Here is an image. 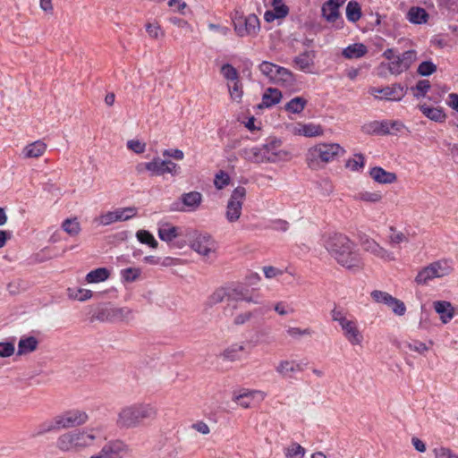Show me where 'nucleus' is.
<instances>
[{
	"instance_id": "0eeeda50",
	"label": "nucleus",
	"mask_w": 458,
	"mask_h": 458,
	"mask_svg": "<svg viewBox=\"0 0 458 458\" xmlns=\"http://www.w3.org/2000/svg\"><path fill=\"white\" fill-rule=\"evenodd\" d=\"M93 317L100 322H129L133 318V310L128 307H105L99 309Z\"/></svg>"
},
{
	"instance_id": "f03ea898",
	"label": "nucleus",
	"mask_w": 458,
	"mask_h": 458,
	"mask_svg": "<svg viewBox=\"0 0 458 458\" xmlns=\"http://www.w3.org/2000/svg\"><path fill=\"white\" fill-rule=\"evenodd\" d=\"M102 438L103 427L101 425L73 429L61 434L55 441V447L63 453L81 452L92 446Z\"/></svg>"
},
{
	"instance_id": "dca6fc26",
	"label": "nucleus",
	"mask_w": 458,
	"mask_h": 458,
	"mask_svg": "<svg viewBox=\"0 0 458 458\" xmlns=\"http://www.w3.org/2000/svg\"><path fill=\"white\" fill-rule=\"evenodd\" d=\"M265 393L259 390H247L244 389L240 392H234L233 401L236 402L243 408L250 407L253 402H261L265 399Z\"/></svg>"
},
{
	"instance_id": "ddd939ff",
	"label": "nucleus",
	"mask_w": 458,
	"mask_h": 458,
	"mask_svg": "<svg viewBox=\"0 0 458 458\" xmlns=\"http://www.w3.org/2000/svg\"><path fill=\"white\" fill-rule=\"evenodd\" d=\"M191 248L198 254L208 257L215 253L217 249V242L208 233H198L191 241Z\"/></svg>"
},
{
	"instance_id": "052dcab7",
	"label": "nucleus",
	"mask_w": 458,
	"mask_h": 458,
	"mask_svg": "<svg viewBox=\"0 0 458 458\" xmlns=\"http://www.w3.org/2000/svg\"><path fill=\"white\" fill-rule=\"evenodd\" d=\"M286 333L293 338H299L305 335H311L312 330L310 328L301 329L296 327H289L286 329Z\"/></svg>"
},
{
	"instance_id": "6ab92c4d",
	"label": "nucleus",
	"mask_w": 458,
	"mask_h": 458,
	"mask_svg": "<svg viewBox=\"0 0 458 458\" xmlns=\"http://www.w3.org/2000/svg\"><path fill=\"white\" fill-rule=\"evenodd\" d=\"M361 246L365 251L370 252L371 254L383 260L391 261L394 260L395 259L392 252L381 247L373 239L366 238L362 240Z\"/></svg>"
},
{
	"instance_id": "a18cd8bd",
	"label": "nucleus",
	"mask_w": 458,
	"mask_h": 458,
	"mask_svg": "<svg viewBox=\"0 0 458 458\" xmlns=\"http://www.w3.org/2000/svg\"><path fill=\"white\" fill-rule=\"evenodd\" d=\"M145 28L148 37L153 39L163 38L165 36V31L157 21L146 23Z\"/></svg>"
},
{
	"instance_id": "2f4dec72",
	"label": "nucleus",
	"mask_w": 458,
	"mask_h": 458,
	"mask_svg": "<svg viewBox=\"0 0 458 458\" xmlns=\"http://www.w3.org/2000/svg\"><path fill=\"white\" fill-rule=\"evenodd\" d=\"M339 4H334L332 0H327L322 5V15L329 22H334L339 18Z\"/></svg>"
},
{
	"instance_id": "8fccbe9b",
	"label": "nucleus",
	"mask_w": 458,
	"mask_h": 458,
	"mask_svg": "<svg viewBox=\"0 0 458 458\" xmlns=\"http://www.w3.org/2000/svg\"><path fill=\"white\" fill-rule=\"evenodd\" d=\"M141 274V270L139 267H128L121 271L122 278L125 282L136 281Z\"/></svg>"
},
{
	"instance_id": "5fc2aeb1",
	"label": "nucleus",
	"mask_w": 458,
	"mask_h": 458,
	"mask_svg": "<svg viewBox=\"0 0 458 458\" xmlns=\"http://www.w3.org/2000/svg\"><path fill=\"white\" fill-rule=\"evenodd\" d=\"M346 167L352 171H359L364 166V157L361 154H356L352 158L346 162Z\"/></svg>"
},
{
	"instance_id": "b1692460",
	"label": "nucleus",
	"mask_w": 458,
	"mask_h": 458,
	"mask_svg": "<svg viewBox=\"0 0 458 458\" xmlns=\"http://www.w3.org/2000/svg\"><path fill=\"white\" fill-rule=\"evenodd\" d=\"M315 52L312 50L304 51L293 59L294 66L302 71L309 72L310 69L314 65Z\"/></svg>"
},
{
	"instance_id": "ea45409f",
	"label": "nucleus",
	"mask_w": 458,
	"mask_h": 458,
	"mask_svg": "<svg viewBox=\"0 0 458 458\" xmlns=\"http://www.w3.org/2000/svg\"><path fill=\"white\" fill-rule=\"evenodd\" d=\"M166 160L155 157L152 161L146 163V170L151 172L152 175L165 174Z\"/></svg>"
},
{
	"instance_id": "2eb2a0df",
	"label": "nucleus",
	"mask_w": 458,
	"mask_h": 458,
	"mask_svg": "<svg viewBox=\"0 0 458 458\" xmlns=\"http://www.w3.org/2000/svg\"><path fill=\"white\" fill-rule=\"evenodd\" d=\"M340 327L344 336L352 345H361L364 336L356 319L349 318Z\"/></svg>"
},
{
	"instance_id": "a211bd4d",
	"label": "nucleus",
	"mask_w": 458,
	"mask_h": 458,
	"mask_svg": "<svg viewBox=\"0 0 458 458\" xmlns=\"http://www.w3.org/2000/svg\"><path fill=\"white\" fill-rule=\"evenodd\" d=\"M275 369L283 378H293L294 375L303 371L304 368L301 363L297 360H282L276 366Z\"/></svg>"
},
{
	"instance_id": "f257e3e1",
	"label": "nucleus",
	"mask_w": 458,
	"mask_h": 458,
	"mask_svg": "<svg viewBox=\"0 0 458 458\" xmlns=\"http://www.w3.org/2000/svg\"><path fill=\"white\" fill-rule=\"evenodd\" d=\"M324 246L330 256L348 270L359 271L363 267L361 258L355 244L342 233H333L324 237Z\"/></svg>"
},
{
	"instance_id": "37998d69",
	"label": "nucleus",
	"mask_w": 458,
	"mask_h": 458,
	"mask_svg": "<svg viewBox=\"0 0 458 458\" xmlns=\"http://www.w3.org/2000/svg\"><path fill=\"white\" fill-rule=\"evenodd\" d=\"M361 11L360 4L355 1H350L346 6V17L350 21L355 22L360 20Z\"/></svg>"
},
{
	"instance_id": "f3484780",
	"label": "nucleus",
	"mask_w": 458,
	"mask_h": 458,
	"mask_svg": "<svg viewBox=\"0 0 458 458\" xmlns=\"http://www.w3.org/2000/svg\"><path fill=\"white\" fill-rule=\"evenodd\" d=\"M293 135L304 136L307 138L319 137L324 134V129L320 124L314 123H297L291 129Z\"/></svg>"
},
{
	"instance_id": "39448f33",
	"label": "nucleus",
	"mask_w": 458,
	"mask_h": 458,
	"mask_svg": "<svg viewBox=\"0 0 458 458\" xmlns=\"http://www.w3.org/2000/svg\"><path fill=\"white\" fill-rule=\"evenodd\" d=\"M454 270L452 262L447 259H440L430 263L419 271L415 277L418 284H427L430 280L441 278L450 275Z\"/></svg>"
},
{
	"instance_id": "bb28decb",
	"label": "nucleus",
	"mask_w": 458,
	"mask_h": 458,
	"mask_svg": "<svg viewBox=\"0 0 458 458\" xmlns=\"http://www.w3.org/2000/svg\"><path fill=\"white\" fill-rule=\"evenodd\" d=\"M369 175L375 182L383 184H390L397 180L394 173L387 172L379 166L373 167L369 172Z\"/></svg>"
},
{
	"instance_id": "864d4df0",
	"label": "nucleus",
	"mask_w": 458,
	"mask_h": 458,
	"mask_svg": "<svg viewBox=\"0 0 458 458\" xmlns=\"http://www.w3.org/2000/svg\"><path fill=\"white\" fill-rule=\"evenodd\" d=\"M62 227L70 235H77L81 231L80 223L76 219L64 220Z\"/></svg>"
},
{
	"instance_id": "680f3d73",
	"label": "nucleus",
	"mask_w": 458,
	"mask_h": 458,
	"mask_svg": "<svg viewBox=\"0 0 458 458\" xmlns=\"http://www.w3.org/2000/svg\"><path fill=\"white\" fill-rule=\"evenodd\" d=\"M256 313H257V310H255L253 311L250 310V311L242 312L234 317L233 324L236 326L243 325V324L247 323L248 321H250L254 317V315Z\"/></svg>"
},
{
	"instance_id": "79ce46f5",
	"label": "nucleus",
	"mask_w": 458,
	"mask_h": 458,
	"mask_svg": "<svg viewBox=\"0 0 458 458\" xmlns=\"http://www.w3.org/2000/svg\"><path fill=\"white\" fill-rule=\"evenodd\" d=\"M68 296L80 301H84L92 297V292L84 288H68Z\"/></svg>"
},
{
	"instance_id": "774afa93",
	"label": "nucleus",
	"mask_w": 458,
	"mask_h": 458,
	"mask_svg": "<svg viewBox=\"0 0 458 458\" xmlns=\"http://www.w3.org/2000/svg\"><path fill=\"white\" fill-rule=\"evenodd\" d=\"M273 10L278 13L279 17L284 18L289 12L288 7L283 3V0H272Z\"/></svg>"
},
{
	"instance_id": "9d476101",
	"label": "nucleus",
	"mask_w": 458,
	"mask_h": 458,
	"mask_svg": "<svg viewBox=\"0 0 458 458\" xmlns=\"http://www.w3.org/2000/svg\"><path fill=\"white\" fill-rule=\"evenodd\" d=\"M404 128V124L398 120L373 121L362 127L368 134L386 135L397 133Z\"/></svg>"
},
{
	"instance_id": "e433bc0d",
	"label": "nucleus",
	"mask_w": 458,
	"mask_h": 458,
	"mask_svg": "<svg viewBox=\"0 0 458 458\" xmlns=\"http://www.w3.org/2000/svg\"><path fill=\"white\" fill-rule=\"evenodd\" d=\"M110 276L109 271L105 267L94 269L87 274L86 281L89 284L101 283L106 281Z\"/></svg>"
},
{
	"instance_id": "473e14b6",
	"label": "nucleus",
	"mask_w": 458,
	"mask_h": 458,
	"mask_svg": "<svg viewBox=\"0 0 458 458\" xmlns=\"http://www.w3.org/2000/svg\"><path fill=\"white\" fill-rule=\"evenodd\" d=\"M244 351V345L233 344L225 348L220 354L223 360L227 361H236L241 360V353Z\"/></svg>"
},
{
	"instance_id": "4d7b16f0",
	"label": "nucleus",
	"mask_w": 458,
	"mask_h": 458,
	"mask_svg": "<svg viewBox=\"0 0 458 458\" xmlns=\"http://www.w3.org/2000/svg\"><path fill=\"white\" fill-rule=\"evenodd\" d=\"M430 89V82L428 80H420L417 82L416 86L411 89L414 92V97L417 98L424 97Z\"/></svg>"
},
{
	"instance_id": "412c9836",
	"label": "nucleus",
	"mask_w": 458,
	"mask_h": 458,
	"mask_svg": "<svg viewBox=\"0 0 458 458\" xmlns=\"http://www.w3.org/2000/svg\"><path fill=\"white\" fill-rule=\"evenodd\" d=\"M282 142L279 140H271L266 144L262 145L263 152L266 157H269L271 159H267V162H276L283 157V151L281 149Z\"/></svg>"
},
{
	"instance_id": "393cba45",
	"label": "nucleus",
	"mask_w": 458,
	"mask_h": 458,
	"mask_svg": "<svg viewBox=\"0 0 458 458\" xmlns=\"http://www.w3.org/2000/svg\"><path fill=\"white\" fill-rule=\"evenodd\" d=\"M264 153L262 146L246 148L240 151V155L243 158L253 163H264L267 162V159H270L269 157H266Z\"/></svg>"
},
{
	"instance_id": "13d9d810",
	"label": "nucleus",
	"mask_w": 458,
	"mask_h": 458,
	"mask_svg": "<svg viewBox=\"0 0 458 458\" xmlns=\"http://www.w3.org/2000/svg\"><path fill=\"white\" fill-rule=\"evenodd\" d=\"M225 298L228 299V292L227 288L220 287L216 289L210 296L209 302L210 304H217L222 302Z\"/></svg>"
},
{
	"instance_id": "4468645a",
	"label": "nucleus",
	"mask_w": 458,
	"mask_h": 458,
	"mask_svg": "<svg viewBox=\"0 0 458 458\" xmlns=\"http://www.w3.org/2000/svg\"><path fill=\"white\" fill-rule=\"evenodd\" d=\"M370 94L376 98L388 101H400L406 94V90L400 83H394L383 88H371Z\"/></svg>"
},
{
	"instance_id": "c03bdc74",
	"label": "nucleus",
	"mask_w": 458,
	"mask_h": 458,
	"mask_svg": "<svg viewBox=\"0 0 458 458\" xmlns=\"http://www.w3.org/2000/svg\"><path fill=\"white\" fill-rule=\"evenodd\" d=\"M355 199L369 202L377 203L382 199V195L379 191H360L355 196Z\"/></svg>"
},
{
	"instance_id": "aec40b11",
	"label": "nucleus",
	"mask_w": 458,
	"mask_h": 458,
	"mask_svg": "<svg viewBox=\"0 0 458 458\" xmlns=\"http://www.w3.org/2000/svg\"><path fill=\"white\" fill-rule=\"evenodd\" d=\"M124 446L122 442H108L98 454H92L90 458H121Z\"/></svg>"
},
{
	"instance_id": "7c9ffc66",
	"label": "nucleus",
	"mask_w": 458,
	"mask_h": 458,
	"mask_svg": "<svg viewBox=\"0 0 458 458\" xmlns=\"http://www.w3.org/2000/svg\"><path fill=\"white\" fill-rule=\"evenodd\" d=\"M282 93L277 89L268 88L263 94L259 107H271L280 102Z\"/></svg>"
},
{
	"instance_id": "cd10ccee",
	"label": "nucleus",
	"mask_w": 458,
	"mask_h": 458,
	"mask_svg": "<svg viewBox=\"0 0 458 458\" xmlns=\"http://www.w3.org/2000/svg\"><path fill=\"white\" fill-rule=\"evenodd\" d=\"M47 150V144L42 140H37L28 144L22 150V154L26 158H38L41 157Z\"/></svg>"
},
{
	"instance_id": "4be33fe9",
	"label": "nucleus",
	"mask_w": 458,
	"mask_h": 458,
	"mask_svg": "<svg viewBox=\"0 0 458 458\" xmlns=\"http://www.w3.org/2000/svg\"><path fill=\"white\" fill-rule=\"evenodd\" d=\"M181 200L184 206V208L181 210L195 211L199 208L202 202V195L199 191H191L188 193H183L181 196Z\"/></svg>"
},
{
	"instance_id": "58836bf2",
	"label": "nucleus",
	"mask_w": 458,
	"mask_h": 458,
	"mask_svg": "<svg viewBox=\"0 0 458 458\" xmlns=\"http://www.w3.org/2000/svg\"><path fill=\"white\" fill-rule=\"evenodd\" d=\"M307 105V100L302 97H295L286 103L284 108L287 112L300 114Z\"/></svg>"
},
{
	"instance_id": "a19ab883",
	"label": "nucleus",
	"mask_w": 458,
	"mask_h": 458,
	"mask_svg": "<svg viewBox=\"0 0 458 458\" xmlns=\"http://www.w3.org/2000/svg\"><path fill=\"white\" fill-rule=\"evenodd\" d=\"M279 69L280 66L267 61H264L259 64V71L272 82H274Z\"/></svg>"
},
{
	"instance_id": "3c124183",
	"label": "nucleus",
	"mask_w": 458,
	"mask_h": 458,
	"mask_svg": "<svg viewBox=\"0 0 458 458\" xmlns=\"http://www.w3.org/2000/svg\"><path fill=\"white\" fill-rule=\"evenodd\" d=\"M221 73L229 81L233 82L239 80L237 70L229 64H225L221 67Z\"/></svg>"
},
{
	"instance_id": "69168bd1",
	"label": "nucleus",
	"mask_w": 458,
	"mask_h": 458,
	"mask_svg": "<svg viewBox=\"0 0 458 458\" xmlns=\"http://www.w3.org/2000/svg\"><path fill=\"white\" fill-rule=\"evenodd\" d=\"M433 454L436 458H458V455L454 454L449 448L439 446L433 449Z\"/></svg>"
},
{
	"instance_id": "c9c22d12",
	"label": "nucleus",
	"mask_w": 458,
	"mask_h": 458,
	"mask_svg": "<svg viewBox=\"0 0 458 458\" xmlns=\"http://www.w3.org/2000/svg\"><path fill=\"white\" fill-rule=\"evenodd\" d=\"M179 235V228L168 224H165L159 227L158 236L159 238L166 242H170Z\"/></svg>"
},
{
	"instance_id": "0e129e2a",
	"label": "nucleus",
	"mask_w": 458,
	"mask_h": 458,
	"mask_svg": "<svg viewBox=\"0 0 458 458\" xmlns=\"http://www.w3.org/2000/svg\"><path fill=\"white\" fill-rule=\"evenodd\" d=\"M395 315L403 316L406 312V306L403 301L396 298H393V301L388 305Z\"/></svg>"
},
{
	"instance_id": "bf43d9fd",
	"label": "nucleus",
	"mask_w": 458,
	"mask_h": 458,
	"mask_svg": "<svg viewBox=\"0 0 458 458\" xmlns=\"http://www.w3.org/2000/svg\"><path fill=\"white\" fill-rule=\"evenodd\" d=\"M233 82V85L228 84L230 97L233 101L239 102L242 97V84L239 80Z\"/></svg>"
},
{
	"instance_id": "1a4fd4ad",
	"label": "nucleus",
	"mask_w": 458,
	"mask_h": 458,
	"mask_svg": "<svg viewBox=\"0 0 458 458\" xmlns=\"http://www.w3.org/2000/svg\"><path fill=\"white\" fill-rule=\"evenodd\" d=\"M246 197V189L242 186L236 187L227 202L225 217L230 223L239 220L242 215V204Z\"/></svg>"
},
{
	"instance_id": "f704fd0d",
	"label": "nucleus",
	"mask_w": 458,
	"mask_h": 458,
	"mask_svg": "<svg viewBox=\"0 0 458 458\" xmlns=\"http://www.w3.org/2000/svg\"><path fill=\"white\" fill-rule=\"evenodd\" d=\"M38 344V342L34 336L21 338L18 344V354L31 352L37 349Z\"/></svg>"
},
{
	"instance_id": "72a5a7b5",
	"label": "nucleus",
	"mask_w": 458,
	"mask_h": 458,
	"mask_svg": "<svg viewBox=\"0 0 458 458\" xmlns=\"http://www.w3.org/2000/svg\"><path fill=\"white\" fill-rule=\"evenodd\" d=\"M293 73L284 67H281L276 73L274 83L284 86L291 87L294 82Z\"/></svg>"
},
{
	"instance_id": "a878e982",
	"label": "nucleus",
	"mask_w": 458,
	"mask_h": 458,
	"mask_svg": "<svg viewBox=\"0 0 458 458\" xmlns=\"http://www.w3.org/2000/svg\"><path fill=\"white\" fill-rule=\"evenodd\" d=\"M60 430L61 428L59 425L57 416H55L38 424L34 430L33 437H40L47 433L57 432Z\"/></svg>"
},
{
	"instance_id": "de8ad7c7",
	"label": "nucleus",
	"mask_w": 458,
	"mask_h": 458,
	"mask_svg": "<svg viewBox=\"0 0 458 458\" xmlns=\"http://www.w3.org/2000/svg\"><path fill=\"white\" fill-rule=\"evenodd\" d=\"M228 292V301H243V298L245 296V293L248 292L246 289H244L242 286H234L227 288Z\"/></svg>"
},
{
	"instance_id": "6e6552de",
	"label": "nucleus",
	"mask_w": 458,
	"mask_h": 458,
	"mask_svg": "<svg viewBox=\"0 0 458 458\" xmlns=\"http://www.w3.org/2000/svg\"><path fill=\"white\" fill-rule=\"evenodd\" d=\"M417 60V52L415 50H408L387 64L381 63L379 68H385L393 75H399L407 71L412 64Z\"/></svg>"
},
{
	"instance_id": "c85d7f7f",
	"label": "nucleus",
	"mask_w": 458,
	"mask_h": 458,
	"mask_svg": "<svg viewBox=\"0 0 458 458\" xmlns=\"http://www.w3.org/2000/svg\"><path fill=\"white\" fill-rule=\"evenodd\" d=\"M368 53V47L362 43H354L345 47L342 55L346 59H358Z\"/></svg>"
},
{
	"instance_id": "423d86ee",
	"label": "nucleus",
	"mask_w": 458,
	"mask_h": 458,
	"mask_svg": "<svg viewBox=\"0 0 458 458\" xmlns=\"http://www.w3.org/2000/svg\"><path fill=\"white\" fill-rule=\"evenodd\" d=\"M232 21L235 33L242 38L255 37L260 30L259 20L255 14L245 16L240 12H235Z\"/></svg>"
},
{
	"instance_id": "e2e57ef3",
	"label": "nucleus",
	"mask_w": 458,
	"mask_h": 458,
	"mask_svg": "<svg viewBox=\"0 0 458 458\" xmlns=\"http://www.w3.org/2000/svg\"><path fill=\"white\" fill-rule=\"evenodd\" d=\"M229 182H230V177H229L228 174H226L224 171H220L219 173H217L216 174V177L214 180V184L218 190H221L224 187H225L226 185H228Z\"/></svg>"
},
{
	"instance_id": "9b49d317",
	"label": "nucleus",
	"mask_w": 458,
	"mask_h": 458,
	"mask_svg": "<svg viewBox=\"0 0 458 458\" xmlns=\"http://www.w3.org/2000/svg\"><path fill=\"white\" fill-rule=\"evenodd\" d=\"M138 209L135 207L119 208L113 211H108L95 218V221L100 225H109L111 224L131 219L137 215Z\"/></svg>"
},
{
	"instance_id": "6e6d98bb",
	"label": "nucleus",
	"mask_w": 458,
	"mask_h": 458,
	"mask_svg": "<svg viewBox=\"0 0 458 458\" xmlns=\"http://www.w3.org/2000/svg\"><path fill=\"white\" fill-rule=\"evenodd\" d=\"M437 71V65L431 61H424L420 64L417 72L421 76H429Z\"/></svg>"
},
{
	"instance_id": "c756f323",
	"label": "nucleus",
	"mask_w": 458,
	"mask_h": 458,
	"mask_svg": "<svg viewBox=\"0 0 458 458\" xmlns=\"http://www.w3.org/2000/svg\"><path fill=\"white\" fill-rule=\"evenodd\" d=\"M407 19L413 24H424L428 20V13L422 7H411L407 13Z\"/></svg>"
},
{
	"instance_id": "49530a36",
	"label": "nucleus",
	"mask_w": 458,
	"mask_h": 458,
	"mask_svg": "<svg viewBox=\"0 0 458 458\" xmlns=\"http://www.w3.org/2000/svg\"><path fill=\"white\" fill-rule=\"evenodd\" d=\"M137 239L144 244H148L153 249H156L158 245V242L154 238V236L146 230H139L136 233Z\"/></svg>"
},
{
	"instance_id": "338daca9",
	"label": "nucleus",
	"mask_w": 458,
	"mask_h": 458,
	"mask_svg": "<svg viewBox=\"0 0 458 458\" xmlns=\"http://www.w3.org/2000/svg\"><path fill=\"white\" fill-rule=\"evenodd\" d=\"M15 348L14 344L10 342H1L0 343V357L7 358L12 356L14 353Z\"/></svg>"
},
{
	"instance_id": "7ed1b4c3",
	"label": "nucleus",
	"mask_w": 458,
	"mask_h": 458,
	"mask_svg": "<svg viewBox=\"0 0 458 458\" xmlns=\"http://www.w3.org/2000/svg\"><path fill=\"white\" fill-rule=\"evenodd\" d=\"M157 413V408L151 403H132L120 409L117 413L116 425L122 429L135 428L142 425L145 420H155Z\"/></svg>"
},
{
	"instance_id": "4c0bfd02",
	"label": "nucleus",
	"mask_w": 458,
	"mask_h": 458,
	"mask_svg": "<svg viewBox=\"0 0 458 458\" xmlns=\"http://www.w3.org/2000/svg\"><path fill=\"white\" fill-rule=\"evenodd\" d=\"M420 109L423 113L424 115H426L428 118H429L432 121L444 122L445 119V114L442 111V109L429 107V106H427L426 105H421L420 106Z\"/></svg>"
},
{
	"instance_id": "f8f14e48",
	"label": "nucleus",
	"mask_w": 458,
	"mask_h": 458,
	"mask_svg": "<svg viewBox=\"0 0 458 458\" xmlns=\"http://www.w3.org/2000/svg\"><path fill=\"white\" fill-rule=\"evenodd\" d=\"M56 416L61 430L80 427L89 420L88 413L79 409L69 410Z\"/></svg>"
},
{
	"instance_id": "09e8293b",
	"label": "nucleus",
	"mask_w": 458,
	"mask_h": 458,
	"mask_svg": "<svg viewBox=\"0 0 458 458\" xmlns=\"http://www.w3.org/2000/svg\"><path fill=\"white\" fill-rule=\"evenodd\" d=\"M305 449L297 443H293L285 452L287 458H303L305 455Z\"/></svg>"
},
{
	"instance_id": "603ef678",
	"label": "nucleus",
	"mask_w": 458,
	"mask_h": 458,
	"mask_svg": "<svg viewBox=\"0 0 458 458\" xmlns=\"http://www.w3.org/2000/svg\"><path fill=\"white\" fill-rule=\"evenodd\" d=\"M371 298L377 303H384L386 305H389L393 301V296L388 293L374 290L370 293Z\"/></svg>"
},
{
	"instance_id": "5701e85b",
	"label": "nucleus",
	"mask_w": 458,
	"mask_h": 458,
	"mask_svg": "<svg viewBox=\"0 0 458 458\" xmlns=\"http://www.w3.org/2000/svg\"><path fill=\"white\" fill-rule=\"evenodd\" d=\"M433 307L440 315V319L444 324L448 323L454 317V308L449 301H437L433 302Z\"/></svg>"
},
{
	"instance_id": "20e7f679",
	"label": "nucleus",
	"mask_w": 458,
	"mask_h": 458,
	"mask_svg": "<svg viewBox=\"0 0 458 458\" xmlns=\"http://www.w3.org/2000/svg\"><path fill=\"white\" fill-rule=\"evenodd\" d=\"M345 149L338 143H318L308 149L306 160L309 165L315 163H329L344 156Z\"/></svg>"
}]
</instances>
